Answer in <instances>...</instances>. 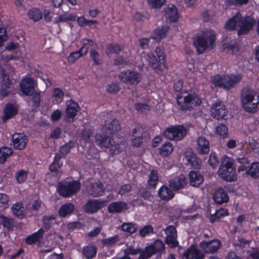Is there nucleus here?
<instances>
[{
	"instance_id": "f257e3e1",
	"label": "nucleus",
	"mask_w": 259,
	"mask_h": 259,
	"mask_svg": "<svg viewBox=\"0 0 259 259\" xmlns=\"http://www.w3.org/2000/svg\"><path fill=\"white\" fill-rule=\"evenodd\" d=\"M217 174L220 178L226 181H236L237 176L233 159L228 156H224Z\"/></svg>"
},
{
	"instance_id": "f03ea898",
	"label": "nucleus",
	"mask_w": 259,
	"mask_h": 259,
	"mask_svg": "<svg viewBox=\"0 0 259 259\" xmlns=\"http://www.w3.org/2000/svg\"><path fill=\"white\" fill-rule=\"evenodd\" d=\"M241 101L243 109L248 112L254 113L259 104V95L253 89L245 88L242 90Z\"/></svg>"
},
{
	"instance_id": "7ed1b4c3",
	"label": "nucleus",
	"mask_w": 259,
	"mask_h": 259,
	"mask_svg": "<svg viewBox=\"0 0 259 259\" xmlns=\"http://www.w3.org/2000/svg\"><path fill=\"white\" fill-rule=\"evenodd\" d=\"M215 39L213 32L207 31L197 36L194 41V45L199 54L208 52L212 50L214 46Z\"/></svg>"
},
{
	"instance_id": "20e7f679",
	"label": "nucleus",
	"mask_w": 259,
	"mask_h": 259,
	"mask_svg": "<svg viewBox=\"0 0 259 259\" xmlns=\"http://www.w3.org/2000/svg\"><path fill=\"white\" fill-rule=\"evenodd\" d=\"M242 76L240 74L225 75L220 76L214 75L211 78V82L215 86L230 89L233 88L242 79Z\"/></svg>"
},
{
	"instance_id": "39448f33",
	"label": "nucleus",
	"mask_w": 259,
	"mask_h": 259,
	"mask_svg": "<svg viewBox=\"0 0 259 259\" xmlns=\"http://www.w3.org/2000/svg\"><path fill=\"white\" fill-rule=\"evenodd\" d=\"M177 103L182 109L192 108L201 103V99L195 94H187V95H177Z\"/></svg>"
},
{
	"instance_id": "423d86ee",
	"label": "nucleus",
	"mask_w": 259,
	"mask_h": 259,
	"mask_svg": "<svg viewBox=\"0 0 259 259\" xmlns=\"http://www.w3.org/2000/svg\"><path fill=\"white\" fill-rule=\"evenodd\" d=\"M187 135L186 128L182 125H173L166 128L163 135L166 139L172 141H180Z\"/></svg>"
},
{
	"instance_id": "0eeeda50",
	"label": "nucleus",
	"mask_w": 259,
	"mask_h": 259,
	"mask_svg": "<svg viewBox=\"0 0 259 259\" xmlns=\"http://www.w3.org/2000/svg\"><path fill=\"white\" fill-rule=\"evenodd\" d=\"M80 189V184L77 181L60 183L58 185L57 190L59 193L65 197H68L78 192Z\"/></svg>"
},
{
	"instance_id": "6e6552de",
	"label": "nucleus",
	"mask_w": 259,
	"mask_h": 259,
	"mask_svg": "<svg viewBox=\"0 0 259 259\" xmlns=\"http://www.w3.org/2000/svg\"><path fill=\"white\" fill-rule=\"evenodd\" d=\"M118 77L121 81L131 85H136L142 79V75L140 73L132 70L121 72Z\"/></svg>"
},
{
	"instance_id": "1a4fd4ad",
	"label": "nucleus",
	"mask_w": 259,
	"mask_h": 259,
	"mask_svg": "<svg viewBox=\"0 0 259 259\" xmlns=\"http://www.w3.org/2000/svg\"><path fill=\"white\" fill-rule=\"evenodd\" d=\"M66 105L65 118L67 122L71 123L74 121L75 116L80 110V107L77 103L71 100L67 101Z\"/></svg>"
},
{
	"instance_id": "9d476101",
	"label": "nucleus",
	"mask_w": 259,
	"mask_h": 259,
	"mask_svg": "<svg viewBox=\"0 0 259 259\" xmlns=\"http://www.w3.org/2000/svg\"><path fill=\"white\" fill-rule=\"evenodd\" d=\"M238 23L239 26L238 34H245L253 29L255 21L253 17H239Z\"/></svg>"
},
{
	"instance_id": "9b49d317",
	"label": "nucleus",
	"mask_w": 259,
	"mask_h": 259,
	"mask_svg": "<svg viewBox=\"0 0 259 259\" xmlns=\"http://www.w3.org/2000/svg\"><path fill=\"white\" fill-rule=\"evenodd\" d=\"M210 113L214 118L223 119L226 116L227 111L224 104L220 101H217L212 105Z\"/></svg>"
},
{
	"instance_id": "f8f14e48",
	"label": "nucleus",
	"mask_w": 259,
	"mask_h": 259,
	"mask_svg": "<svg viewBox=\"0 0 259 259\" xmlns=\"http://www.w3.org/2000/svg\"><path fill=\"white\" fill-rule=\"evenodd\" d=\"M165 233V242L170 247H176L178 245L177 233L176 228L169 226L164 230Z\"/></svg>"
},
{
	"instance_id": "ddd939ff",
	"label": "nucleus",
	"mask_w": 259,
	"mask_h": 259,
	"mask_svg": "<svg viewBox=\"0 0 259 259\" xmlns=\"http://www.w3.org/2000/svg\"><path fill=\"white\" fill-rule=\"evenodd\" d=\"M36 83L33 79L26 77L22 79L20 82L21 91L26 96H31L34 91Z\"/></svg>"
},
{
	"instance_id": "4468645a",
	"label": "nucleus",
	"mask_w": 259,
	"mask_h": 259,
	"mask_svg": "<svg viewBox=\"0 0 259 259\" xmlns=\"http://www.w3.org/2000/svg\"><path fill=\"white\" fill-rule=\"evenodd\" d=\"M165 251L164 244L162 241L157 240L152 244L145 248L144 252L147 257H150L153 254L157 253H162Z\"/></svg>"
},
{
	"instance_id": "2eb2a0df",
	"label": "nucleus",
	"mask_w": 259,
	"mask_h": 259,
	"mask_svg": "<svg viewBox=\"0 0 259 259\" xmlns=\"http://www.w3.org/2000/svg\"><path fill=\"white\" fill-rule=\"evenodd\" d=\"M28 140L22 133H15L12 136V143L15 149L23 150L26 146Z\"/></svg>"
},
{
	"instance_id": "dca6fc26",
	"label": "nucleus",
	"mask_w": 259,
	"mask_h": 259,
	"mask_svg": "<svg viewBox=\"0 0 259 259\" xmlns=\"http://www.w3.org/2000/svg\"><path fill=\"white\" fill-rule=\"evenodd\" d=\"M104 190L103 185L99 181L91 183L87 188L88 193L94 197L102 195Z\"/></svg>"
},
{
	"instance_id": "f3484780",
	"label": "nucleus",
	"mask_w": 259,
	"mask_h": 259,
	"mask_svg": "<svg viewBox=\"0 0 259 259\" xmlns=\"http://www.w3.org/2000/svg\"><path fill=\"white\" fill-rule=\"evenodd\" d=\"M221 242L218 240L210 241H204L201 243V246L203 250L207 253L215 252L221 246Z\"/></svg>"
},
{
	"instance_id": "a211bd4d",
	"label": "nucleus",
	"mask_w": 259,
	"mask_h": 259,
	"mask_svg": "<svg viewBox=\"0 0 259 259\" xmlns=\"http://www.w3.org/2000/svg\"><path fill=\"white\" fill-rule=\"evenodd\" d=\"M61 157L59 154H57L55 157V160L53 163L50 166V170L51 171L47 175L48 177L55 176V180H57L61 175L60 171L59 170L61 165L62 164V162L60 161Z\"/></svg>"
},
{
	"instance_id": "6ab92c4d",
	"label": "nucleus",
	"mask_w": 259,
	"mask_h": 259,
	"mask_svg": "<svg viewBox=\"0 0 259 259\" xmlns=\"http://www.w3.org/2000/svg\"><path fill=\"white\" fill-rule=\"evenodd\" d=\"M185 159L186 164L191 165L194 168H199L201 164V160L198 158L191 150H187L185 152Z\"/></svg>"
},
{
	"instance_id": "aec40b11",
	"label": "nucleus",
	"mask_w": 259,
	"mask_h": 259,
	"mask_svg": "<svg viewBox=\"0 0 259 259\" xmlns=\"http://www.w3.org/2000/svg\"><path fill=\"white\" fill-rule=\"evenodd\" d=\"M2 80L1 82V88L0 89V97L4 98L8 96L10 93V88L12 81L4 71H2Z\"/></svg>"
},
{
	"instance_id": "412c9836",
	"label": "nucleus",
	"mask_w": 259,
	"mask_h": 259,
	"mask_svg": "<svg viewBox=\"0 0 259 259\" xmlns=\"http://www.w3.org/2000/svg\"><path fill=\"white\" fill-rule=\"evenodd\" d=\"M169 184L174 190H178L184 188L187 184V180L185 176L181 175L169 180Z\"/></svg>"
},
{
	"instance_id": "4be33fe9",
	"label": "nucleus",
	"mask_w": 259,
	"mask_h": 259,
	"mask_svg": "<svg viewBox=\"0 0 259 259\" xmlns=\"http://www.w3.org/2000/svg\"><path fill=\"white\" fill-rule=\"evenodd\" d=\"M108 135L97 134L95 137V143L96 145L101 148H108L111 147V144L114 142L112 138L107 136Z\"/></svg>"
},
{
	"instance_id": "5701e85b",
	"label": "nucleus",
	"mask_w": 259,
	"mask_h": 259,
	"mask_svg": "<svg viewBox=\"0 0 259 259\" xmlns=\"http://www.w3.org/2000/svg\"><path fill=\"white\" fill-rule=\"evenodd\" d=\"M120 129V126L118 121L113 119L112 121H106L102 131L106 135H111L118 132Z\"/></svg>"
},
{
	"instance_id": "b1692460",
	"label": "nucleus",
	"mask_w": 259,
	"mask_h": 259,
	"mask_svg": "<svg viewBox=\"0 0 259 259\" xmlns=\"http://www.w3.org/2000/svg\"><path fill=\"white\" fill-rule=\"evenodd\" d=\"M196 149L200 154H206L209 151V142L204 137H199L197 141Z\"/></svg>"
},
{
	"instance_id": "393cba45",
	"label": "nucleus",
	"mask_w": 259,
	"mask_h": 259,
	"mask_svg": "<svg viewBox=\"0 0 259 259\" xmlns=\"http://www.w3.org/2000/svg\"><path fill=\"white\" fill-rule=\"evenodd\" d=\"M185 259H203L204 255L197 248L192 245L183 254Z\"/></svg>"
},
{
	"instance_id": "a878e982",
	"label": "nucleus",
	"mask_w": 259,
	"mask_h": 259,
	"mask_svg": "<svg viewBox=\"0 0 259 259\" xmlns=\"http://www.w3.org/2000/svg\"><path fill=\"white\" fill-rule=\"evenodd\" d=\"M146 60L149 65L158 74L162 73L163 68L161 64L157 61L156 57L152 53H149L146 56Z\"/></svg>"
},
{
	"instance_id": "bb28decb",
	"label": "nucleus",
	"mask_w": 259,
	"mask_h": 259,
	"mask_svg": "<svg viewBox=\"0 0 259 259\" xmlns=\"http://www.w3.org/2000/svg\"><path fill=\"white\" fill-rule=\"evenodd\" d=\"M159 197L162 200L168 201L174 196L173 191L167 186L163 185L158 190Z\"/></svg>"
},
{
	"instance_id": "cd10ccee",
	"label": "nucleus",
	"mask_w": 259,
	"mask_h": 259,
	"mask_svg": "<svg viewBox=\"0 0 259 259\" xmlns=\"http://www.w3.org/2000/svg\"><path fill=\"white\" fill-rule=\"evenodd\" d=\"M18 113L17 107L12 104H7L4 110L3 120L5 121L12 118Z\"/></svg>"
},
{
	"instance_id": "c85d7f7f",
	"label": "nucleus",
	"mask_w": 259,
	"mask_h": 259,
	"mask_svg": "<svg viewBox=\"0 0 259 259\" xmlns=\"http://www.w3.org/2000/svg\"><path fill=\"white\" fill-rule=\"evenodd\" d=\"M213 198L218 204H222L229 200V197L223 188H219L215 192Z\"/></svg>"
},
{
	"instance_id": "c756f323",
	"label": "nucleus",
	"mask_w": 259,
	"mask_h": 259,
	"mask_svg": "<svg viewBox=\"0 0 259 259\" xmlns=\"http://www.w3.org/2000/svg\"><path fill=\"white\" fill-rule=\"evenodd\" d=\"M239 49V45L235 40L226 41L223 45V50L227 53L235 54Z\"/></svg>"
},
{
	"instance_id": "7c9ffc66",
	"label": "nucleus",
	"mask_w": 259,
	"mask_h": 259,
	"mask_svg": "<svg viewBox=\"0 0 259 259\" xmlns=\"http://www.w3.org/2000/svg\"><path fill=\"white\" fill-rule=\"evenodd\" d=\"M190 184L194 187H198L203 182V177L198 172L191 171L189 174Z\"/></svg>"
},
{
	"instance_id": "2f4dec72",
	"label": "nucleus",
	"mask_w": 259,
	"mask_h": 259,
	"mask_svg": "<svg viewBox=\"0 0 259 259\" xmlns=\"http://www.w3.org/2000/svg\"><path fill=\"white\" fill-rule=\"evenodd\" d=\"M127 204L124 202H116L111 203L108 207V210L111 213H118L126 209Z\"/></svg>"
},
{
	"instance_id": "473e14b6",
	"label": "nucleus",
	"mask_w": 259,
	"mask_h": 259,
	"mask_svg": "<svg viewBox=\"0 0 259 259\" xmlns=\"http://www.w3.org/2000/svg\"><path fill=\"white\" fill-rule=\"evenodd\" d=\"M104 205L103 202L97 200L89 201L85 207L87 212L94 213L101 208Z\"/></svg>"
},
{
	"instance_id": "72a5a7b5",
	"label": "nucleus",
	"mask_w": 259,
	"mask_h": 259,
	"mask_svg": "<svg viewBox=\"0 0 259 259\" xmlns=\"http://www.w3.org/2000/svg\"><path fill=\"white\" fill-rule=\"evenodd\" d=\"M44 233V230L42 229H40L37 232L28 236L26 238V242L27 244H31L39 241L43 237V234Z\"/></svg>"
},
{
	"instance_id": "f704fd0d",
	"label": "nucleus",
	"mask_w": 259,
	"mask_h": 259,
	"mask_svg": "<svg viewBox=\"0 0 259 259\" xmlns=\"http://www.w3.org/2000/svg\"><path fill=\"white\" fill-rule=\"evenodd\" d=\"M168 29L169 27L168 26L158 27L154 30L152 38L157 41H160L165 36Z\"/></svg>"
},
{
	"instance_id": "c9c22d12",
	"label": "nucleus",
	"mask_w": 259,
	"mask_h": 259,
	"mask_svg": "<svg viewBox=\"0 0 259 259\" xmlns=\"http://www.w3.org/2000/svg\"><path fill=\"white\" fill-rule=\"evenodd\" d=\"M74 206L71 203L63 205L60 208L59 214L61 217H65L70 215L74 210Z\"/></svg>"
},
{
	"instance_id": "e433bc0d",
	"label": "nucleus",
	"mask_w": 259,
	"mask_h": 259,
	"mask_svg": "<svg viewBox=\"0 0 259 259\" xmlns=\"http://www.w3.org/2000/svg\"><path fill=\"white\" fill-rule=\"evenodd\" d=\"M246 173L251 177L256 178L259 177V162H255L245 169Z\"/></svg>"
},
{
	"instance_id": "4c0bfd02",
	"label": "nucleus",
	"mask_w": 259,
	"mask_h": 259,
	"mask_svg": "<svg viewBox=\"0 0 259 259\" xmlns=\"http://www.w3.org/2000/svg\"><path fill=\"white\" fill-rule=\"evenodd\" d=\"M97 251V248L93 245H88L84 247L82 249V253L87 259H91L94 257Z\"/></svg>"
},
{
	"instance_id": "58836bf2",
	"label": "nucleus",
	"mask_w": 259,
	"mask_h": 259,
	"mask_svg": "<svg viewBox=\"0 0 259 259\" xmlns=\"http://www.w3.org/2000/svg\"><path fill=\"white\" fill-rule=\"evenodd\" d=\"M173 151L174 147L172 144L169 142H165L159 149V154L162 156L169 155Z\"/></svg>"
},
{
	"instance_id": "ea45409f",
	"label": "nucleus",
	"mask_w": 259,
	"mask_h": 259,
	"mask_svg": "<svg viewBox=\"0 0 259 259\" xmlns=\"http://www.w3.org/2000/svg\"><path fill=\"white\" fill-rule=\"evenodd\" d=\"M215 133L221 138H226L229 135L227 126L223 124H219L215 128Z\"/></svg>"
},
{
	"instance_id": "a19ab883",
	"label": "nucleus",
	"mask_w": 259,
	"mask_h": 259,
	"mask_svg": "<svg viewBox=\"0 0 259 259\" xmlns=\"http://www.w3.org/2000/svg\"><path fill=\"white\" fill-rule=\"evenodd\" d=\"M239 17H232L226 22L225 28L227 30H233L239 29L238 21Z\"/></svg>"
},
{
	"instance_id": "79ce46f5",
	"label": "nucleus",
	"mask_w": 259,
	"mask_h": 259,
	"mask_svg": "<svg viewBox=\"0 0 259 259\" xmlns=\"http://www.w3.org/2000/svg\"><path fill=\"white\" fill-rule=\"evenodd\" d=\"M12 210L15 215L22 218L24 215V208L21 203L17 202L13 204Z\"/></svg>"
},
{
	"instance_id": "37998d69",
	"label": "nucleus",
	"mask_w": 259,
	"mask_h": 259,
	"mask_svg": "<svg viewBox=\"0 0 259 259\" xmlns=\"http://www.w3.org/2000/svg\"><path fill=\"white\" fill-rule=\"evenodd\" d=\"M120 229L122 231L129 234H133L137 231L138 228L135 224L124 223L121 225Z\"/></svg>"
},
{
	"instance_id": "c03bdc74",
	"label": "nucleus",
	"mask_w": 259,
	"mask_h": 259,
	"mask_svg": "<svg viewBox=\"0 0 259 259\" xmlns=\"http://www.w3.org/2000/svg\"><path fill=\"white\" fill-rule=\"evenodd\" d=\"M12 153V150L8 147H2L0 149V163H4L7 158Z\"/></svg>"
},
{
	"instance_id": "a18cd8bd",
	"label": "nucleus",
	"mask_w": 259,
	"mask_h": 259,
	"mask_svg": "<svg viewBox=\"0 0 259 259\" xmlns=\"http://www.w3.org/2000/svg\"><path fill=\"white\" fill-rule=\"evenodd\" d=\"M110 152L113 154H117L122 152L125 149V144L124 143H115L111 144V147L109 148Z\"/></svg>"
},
{
	"instance_id": "49530a36",
	"label": "nucleus",
	"mask_w": 259,
	"mask_h": 259,
	"mask_svg": "<svg viewBox=\"0 0 259 259\" xmlns=\"http://www.w3.org/2000/svg\"><path fill=\"white\" fill-rule=\"evenodd\" d=\"M158 179L157 171L152 170L149 174L148 183L150 187L155 188L157 185Z\"/></svg>"
},
{
	"instance_id": "de8ad7c7",
	"label": "nucleus",
	"mask_w": 259,
	"mask_h": 259,
	"mask_svg": "<svg viewBox=\"0 0 259 259\" xmlns=\"http://www.w3.org/2000/svg\"><path fill=\"white\" fill-rule=\"evenodd\" d=\"M228 215L229 213L227 210L221 208L216 211L214 215L210 217V221L211 222H213Z\"/></svg>"
},
{
	"instance_id": "09e8293b",
	"label": "nucleus",
	"mask_w": 259,
	"mask_h": 259,
	"mask_svg": "<svg viewBox=\"0 0 259 259\" xmlns=\"http://www.w3.org/2000/svg\"><path fill=\"white\" fill-rule=\"evenodd\" d=\"M9 198L6 194L0 193V211L8 208L9 206Z\"/></svg>"
},
{
	"instance_id": "8fccbe9b",
	"label": "nucleus",
	"mask_w": 259,
	"mask_h": 259,
	"mask_svg": "<svg viewBox=\"0 0 259 259\" xmlns=\"http://www.w3.org/2000/svg\"><path fill=\"white\" fill-rule=\"evenodd\" d=\"M82 46L80 49V51L81 52L82 54L85 55L88 53L89 47L95 45V43L92 40L83 38L81 41Z\"/></svg>"
},
{
	"instance_id": "3c124183",
	"label": "nucleus",
	"mask_w": 259,
	"mask_h": 259,
	"mask_svg": "<svg viewBox=\"0 0 259 259\" xmlns=\"http://www.w3.org/2000/svg\"><path fill=\"white\" fill-rule=\"evenodd\" d=\"M166 0H147V4L152 9H160L166 3Z\"/></svg>"
},
{
	"instance_id": "603ef678",
	"label": "nucleus",
	"mask_w": 259,
	"mask_h": 259,
	"mask_svg": "<svg viewBox=\"0 0 259 259\" xmlns=\"http://www.w3.org/2000/svg\"><path fill=\"white\" fill-rule=\"evenodd\" d=\"M77 18L78 23L81 26H89L91 27H94L97 24V21L94 20H87L85 17Z\"/></svg>"
},
{
	"instance_id": "864d4df0",
	"label": "nucleus",
	"mask_w": 259,
	"mask_h": 259,
	"mask_svg": "<svg viewBox=\"0 0 259 259\" xmlns=\"http://www.w3.org/2000/svg\"><path fill=\"white\" fill-rule=\"evenodd\" d=\"M27 177V171L21 169L16 172L15 178L18 183H23L26 179Z\"/></svg>"
},
{
	"instance_id": "5fc2aeb1",
	"label": "nucleus",
	"mask_w": 259,
	"mask_h": 259,
	"mask_svg": "<svg viewBox=\"0 0 259 259\" xmlns=\"http://www.w3.org/2000/svg\"><path fill=\"white\" fill-rule=\"evenodd\" d=\"M165 12L166 16H179L177 8L174 5H168Z\"/></svg>"
},
{
	"instance_id": "6e6d98bb",
	"label": "nucleus",
	"mask_w": 259,
	"mask_h": 259,
	"mask_svg": "<svg viewBox=\"0 0 259 259\" xmlns=\"http://www.w3.org/2000/svg\"><path fill=\"white\" fill-rule=\"evenodd\" d=\"M208 163L213 168H215L218 166L219 163V160L215 153L211 152L210 153L208 160Z\"/></svg>"
},
{
	"instance_id": "4d7b16f0",
	"label": "nucleus",
	"mask_w": 259,
	"mask_h": 259,
	"mask_svg": "<svg viewBox=\"0 0 259 259\" xmlns=\"http://www.w3.org/2000/svg\"><path fill=\"white\" fill-rule=\"evenodd\" d=\"M155 52L156 53L157 58L159 59V61H162V62L161 63V65L165 69H167V67L166 65L165 61V56L164 55L163 52L162 50L159 47H157L155 49Z\"/></svg>"
},
{
	"instance_id": "13d9d810",
	"label": "nucleus",
	"mask_w": 259,
	"mask_h": 259,
	"mask_svg": "<svg viewBox=\"0 0 259 259\" xmlns=\"http://www.w3.org/2000/svg\"><path fill=\"white\" fill-rule=\"evenodd\" d=\"M84 55V54H82L80 50L72 52L68 57V61L71 63H73L79 58Z\"/></svg>"
},
{
	"instance_id": "bf43d9fd",
	"label": "nucleus",
	"mask_w": 259,
	"mask_h": 259,
	"mask_svg": "<svg viewBox=\"0 0 259 259\" xmlns=\"http://www.w3.org/2000/svg\"><path fill=\"white\" fill-rule=\"evenodd\" d=\"M119 240V236L116 235L114 236L103 239L102 242L105 245L111 246L117 242Z\"/></svg>"
},
{
	"instance_id": "052dcab7",
	"label": "nucleus",
	"mask_w": 259,
	"mask_h": 259,
	"mask_svg": "<svg viewBox=\"0 0 259 259\" xmlns=\"http://www.w3.org/2000/svg\"><path fill=\"white\" fill-rule=\"evenodd\" d=\"M153 233V228L151 226L147 225L144 226L139 231L140 235L144 237L147 235H149Z\"/></svg>"
},
{
	"instance_id": "680f3d73",
	"label": "nucleus",
	"mask_w": 259,
	"mask_h": 259,
	"mask_svg": "<svg viewBox=\"0 0 259 259\" xmlns=\"http://www.w3.org/2000/svg\"><path fill=\"white\" fill-rule=\"evenodd\" d=\"M121 50V48L119 45L116 44H110L107 47L106 53L108 55H110L113 53L117 54Z\"/></svg>"
},
{
	"instance_id": "e2e57ef3",
	"label": "nucleus",
	"mask_w": 259,
	"mask_h": 259,
	"mask_svg": "<svg viewBox=\"0 0 259 259\" xmlns=\"http://www.w3.org/2000/svg\"><path fill=\"white\" fill-rule=\"evenodd\" d=\"M143 143V135L135 136V138L132 139L131 145L135 147H140Z\"/></svg>"
},
{
	"instance_id": "0e129e2a",
	"label": "nucleus",
	"mask_w": 259,
	"mask_h": 259,
	"mask_svg": "<svg viewBox=\"0 0 259 259\" xmlns=\"http://www.w3.org/2000/svg\"><path fill=\"white\" fill-rule=\"evenodd\" d=\"M55 220L53 215L45 216L43 218V222L44 227L48 229L50 228L52 222Z\"/></svg>"
},
{
	"instance_id": "69168bd1",
	"label": "nucleus",
	"mask_w": 259,
	"mask_h": 259,
	"mask_svg": "<svg viewBox=\"0 0 259 259\" xmlns=\"http://www.w3.org/2000/svg\"><path fill=\"white\" fill-rule=\"evenodd\" d=\"M72 147V145L71 143H68V144H65V145L62 146L61 147L60 150V153L61 154V156L60 155V157H61L62 156H65L66 154H67L69 152Z\"/></svg>"
},
{
	"instance_id": "338daca9",
	"label": "nucleus",
	"mask_w": 259,
	"mask_h": 259,
	"mask_svg": "<svg viewBox=\"0 0 259 259\" xmlns=\"http://www.w3.org/2000/svg\"><path fill=\"white\" fill-rule=\"evenodd\" d=\"M28 16H42L41 10L37 8H32L27 13Z\"/></svg>"
},
{
	"instance_id": "774afa93",
	"label": "nucleus",
	"mask_w": 259,
	"mask_h": 259,
	"mask_svg": "<svg viewBox=\"0 0 259 259\" xmlns=\"http://www.w3.org/2000/svg\"><path fill=\"white\" fill-rule=\"evenodd\" d=\"M250 148L255 153H259V143L253 139L249 140V142Z\"/></svg>"
}]
</instances>
